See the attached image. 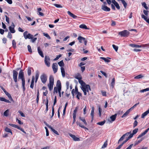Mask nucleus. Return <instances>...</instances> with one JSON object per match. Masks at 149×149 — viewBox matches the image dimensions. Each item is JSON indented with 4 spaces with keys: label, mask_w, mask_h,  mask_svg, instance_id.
I'll return each mask as SVG.
<instances>
[{
    "label": "nucleus",
    "mask_w": 149,
    "mask_h": 149,
    "mask_svg": "<svg viewBox=\"0 0 149 149\" xmlns=\"http://www.w3.org/2000/svg\"><path fill=\"white\" fill-rule=\"evenodd\" d=\"M7 37L8 38H9L10 39H11L12 38V35L10 32H9L8 33V35L7 36Z\"/></svg>",
    "instance_id": "3c124183"
},
{
    "label": "nucleus",
    "mask_w": 149,
    "mask_h": 149,
    "mask_svg": "<svg viewBox=\"0 0 149 149\" xmlns=\"http://www.w3.org/2000/svg\"><path fill=\"white\" fill-rule=\"evenodd\" d=\"M139 104V103H137L136 104H135L131 108H130V110H131L133 109H134V108L136 107V106Z\"/></svg>",
    "instance_id": "4d7b16f0"
},
{
    "label": "nucleus",
    "mask_w": 149,
    "mask_h": 149,
    "mask_svg": "<svg viewBox=\"0 0 149 149\" xmlns=\"http://www.w3.org/2000/svg\"><path fill=\"white\" fill-rule=\"evenodd\" d=\"M143 77V76H142V75L139 74L135 77L134 78L135 79H138L141 78Z\"/></svg>",
    "instance_id": "8fccbe9b"
},
{
    "label": "nucleus",
    "mask_w": 149,
    "mask_h": 149,
    "mask_svg": "<svg viewBox=\"0 0 149 149\" xmlns=\"http://www.w3.org/2000/svg\"><path fill=\"white\" fill-rule=\"evenodd\" d=\"M149 113V109L148 110L146 111L145 112L143 113L141 115V117L142 118H144V117L146 116Z\"/></svg>",
    "instance_id": "5701e85b"
},
{
    "label": "nucleus",
    "mask_w": 149,
    "mask_h": 149,
    "mask_svg": "<svg viewBox=\"0 0 149 149\" xmlns=\"http://www.w3.org/2000/svg\"><path fill=\"white\" fill-rule=\"evenodd\" d=\"M9 112V110L8 109L6 110L3 113L4 115L6 116H8V115Z\"/></svg>",
    "instance_id": "a19ab883"
},
{
    "label": "nucleus",
    "mask_w": 149,
    "mask_h": 149,
    "mask_svg": "<svg viewBox=\"0 0 149 149\" xmlns=\"http://www.w3.org/2000/svg\"><path fill=\"white\" fill-rule=\"evenodd\" d=\"M22 86L23 91H24L25 90V80L24 79H22Z\"/></svg>",
    "instance_id": "f704fd0d"
},
{
    "label": "nucleus",
    "mask_w": 149,
    "mask_h": 149,
    "mask_svg": "<svg viewBox=\"0 0 149 149\" xmlns=\"http://www.w3.org/2000/svg\"><path fill=\"white\" fill-rule=\"evenodd\" d=\"M15 25L13 23H12L11 26L9 27V29L10 31V33H14L15 32V31L14 29Z\"/></svg>",
    "instance_id": "1a4fd4ad"
},
{
    "label": "nucleus",
    "mask_w": 149,
    "mask_h": 149,
    "mask_svg": "<svg viewBox=\"0 0 149 149\" xmlns=\"http://www.w3.org/2000/svg\"><path fill=\"white\" fill-rule=\"evenodd\" d=\"M112 46L113 48L115 49L116 51L117 52L118 49V47L117 46H116L114 45H113Z\"/></svg>",
    "instance_id": "09e8293b"
},
{
    "label": "nucleus",
    "mask_w": 149,
    "mask_h": 149,
    "mask_svg": "<svg viewBox=\"0 0 149 149\" xmlns=\"http://www.w3.org/2000/svg\"><path fill=\"white\" fill-rule=\"evenodd\" d=\"M130 139H131V138L128 136V137L121 144L123 146L124 144L125 143Z\"/></svg>",
    "instance_id": "79ce46f5"
},
{
    "label": "nucleus",
    "mask_w": 149,
    "mask_h": 149,
    "mask_svg": "<svg viewBox=\"0 0 149 149\" xmlns=\"http://www.w3.org/2000/svg\"><path fill=\"white\" fill-rule=\"evenodd\" d=\"M100 58L101 59L104 60L105 62L107 63L109 62L110 61L109 59H111V58H110L108 57L107 58H106L103 57H101Z\"/></svg>",
    "instance_id": "4be33fe9"
},
{
    "label": "nucleus",
    "mask_w": 149,
    "mask_h": 149,
    "mask_svg": "<svg viewBox=\"0 0 149 149\" xmlns=\"http://www.w3.org/2000/svg\"><path fill=\"white\" fill-rule=\"evenodd\" d=\"M39 76V72H36V76H35V83H36L38 81Z\"/></svg>",
    "instance_id": "c9c22d12"
},
{
    "label": "nucleus",
    "mask_w": 149,
    "mask_h": 149,
    "mask_svg": "<svg viewBox=\"0 0 149 149\" xmlns=\"http://www.w3.org/2000/svg\"><path fill=\"white\" fill-rule=\"evenodd\" d=\"M130 46L132 47H135L136 48H139L141 47V45H136L134 44H131L130 45Z\"/></svg>",
    "instance_id": "bb28decb"
},
{
    "label": "nucleus",
    "mask_w": 149,
    "mask_h": 149,
    "mask_svg": "<svg viewBox=\"0 0 149 149\" xmlns=\"http://www.w3.org/2000/svg\"><path fill=\"white\" fill-rule=\"evenodd\" d=\"M130 133V132H127L123 135L119 140L118 143H119L120 141H122L126 136H128L129 135Z\"/></svg>",
    "instance_id": "ddd939ff"
},
{
    "label": "nucleus",
    "mask_w": 149,
    "mask_h": 149,
    "mask_svg": "<svg viewBox=\"0 0 149 149\" xmlns=\"http://www.w3.org/2000/svg\"><path fill=\"white\" fill-rule=\"evenodd\" d=\"M138 124V122L136 120H135L134 123L133 124V127H136Z\"/></svg>",
    "instance_id": "69168bd1"
},
{
    "label": "nucleus",
    "mask_w": 149,
    "mask_h": 149,
    "mask_svg": "<svg viewBox=\"0 0 149 149\" xmlns=\"http://www.w3.org/2000/svg\"><path fill=\"white\" fill-rule=\"evenodd\" d=\"M12 45L13 47L15 48H16V43L14 40H13L12 41Z\"/></svg>",
    "instance_id": "de8ad7c7"
},
{
    "label": "nucleus",
    "mask_w": 149,
    "mask_h": 149,
    "mask_svg": "<svg viewBox=\"0 0 149 149\" xmlns=\"http://www.w3.org/2000/svg\"><path fill=\"white\" fill-rule=\"evenodd\" d=\"M75 94L76 95V97L77 99L79 100L80 97L81 96V94L79 92H77L75 93Z\"/></svg>",
    "instance_id": "2f4dec72"
},
{
    "label": "nucleus",
    "mask_w": 149,
    "mask_h": 149,
    "mask_svg": "<svg viewBox=\"0 0 149 149\" xmlns=\"http://www.w3.org/2000/svg\"><path fill=\"white\" fill-rule=\"evenodd\" d=\"M18 112L20 114V115L23 117H25V116L24 114L21 111H18Z\"/></svg>",
    "instance_id": "e2e57ef3"
},
{
    "label": "nucleus",
    "mask_w": 149,
    "mask_h": 149,
    "mask_svg": "<svg viewBox=\"0 0 149 149\" xmlns=\"http://www.w3.org/2000/svg\"><path fill=\"white\" fill-rule=\"evenodd\" d=\"M33 37V36L30 34L29 33L27 34V36H26V37L25 38L26 39L27 38L29 39H31Z\"/></svg>",
    "instance_id": "473e14b6"
},
{
    "label": "nucleus",
    "mask_w": 149,
    "mask_h": 149,
    "mask_svg": "<svg viewBox=\"0 0 149 149\" xmlns=\"http://www.w3.org/2000/svg\"><path fill=\"white\" fill-rule=\"evenodd\" d=\"M61 70L62 76L63 77H64L65 76V71L63 67H61Z\"/></svg>",
    "instance_id": "cd10ccee"
},
{
    "label": "nucleus",
    "mask_w": 149,
    "mask_h": 149,
    "mask_svg": "<svg viewBox=\"0 0 149 149\" xmlns=\"http://www.w3.org/2000/svg\"><path fill=\"white\" fill-rule=\"evenodd\" d=\"M5 130L6 132H8L10 133H11V134L12 135L13 133H12V132L11 131V130H10V129L9 128H8L7 127H6L5 128Z\"/></svg>",
    "instance_id": "e433bc0d"
},
{
    "label": "nucleus",
    "mask_w": 149,
    "mask_h": 149,
    "mask_svg": "<svg viewBox=\"0 0 149 149\" xmlns=\"http://www.w3.org/2000/svg\"><path fill=\"white\" fill-rule=\"evenodd\" d=\"M79 27L80 28H81V29H89L88 28H87L86 25L85 24H82L80 25L79 26Z\"/></svg>",
    "instance_id": "c85d7f7f"
},
{
    "label": "nucleus",
    "mask_w": 149,
    "mask_h": 149,
    "mask_svg": "<svg viewBox=\"0 0 149 149\" xmlns=\"http://www.w3.org/2000/svg\"><path fill=\"white\" fill-rule=\"evenodd\" d=\"M107 143L106 142H105L104 143V144L102 145V148H104L107 147Z\"/></svg>",
    "instance_id": "bf43d9fd"
},
{
    "label": "nucleus",
    "mask_w": 149,
    "mask_h": 149,
    "mask_svg": "<svg viewBox=\"0 0 149 149\" xmlns=\"http://www.w3.org/2000/svg\"><path fill=\"white\" fill-rule=\"evenodd\" d=\"M9 125L11 126H12L14 128H17L19 130L25 134L26 133V132L23 129L20 127H19L18 125H17L13 124L11 123H9Z\"/></svg>",
    "instance_id": "6e6552de"
},
{
    "label": "nucleus",
    "mask_w": 149,
    "mask_h": 149,
    "mask_svg": "<svg viewBox=\"0 0 149 149\" xmlns=\"http://www.w3.org/2000/svg\"><path fill=\"white\" fill-rule=\"evenodd\" d=\"M148 91H149V88H148L146 89L141 90L140 91V92L141 93H143Z\"/></svg>",
    "instance_id": "c03bdc74"
},
{
    "label": "nucleus",
    "mask_w": 149,
    "mask_h": 149,
    "mask_svg": "<svg viewBox=\"0 0 149 149\" xmlns=\"http://www.w3.org/2000/svg\"><path fill=\"white\" fill-rule=\"evenodd\" d=\"M43 35L44 36L46 37L47 38L49 39H51V37L47 33H43Z\"/></svg>",
    "instance_id": "49530a36"
},
{
    "label": "nucleus",
    "mask_w": 149,
    "mask_h": 149,
    "mask_svg": "<svg viewBox=\"0 0 149 149\" xmlns=\"http://www.w3.org/2000/svg\"><path fill=\"white\" fill-rule=\"evenodd\" d=\"M0 101H4L8 103H10V102L9 100H6L5 98L3 97H0Z\"/></svg>",
    "instance_id": "a878e982"
},
{
    "label": "nucleus",
    "mask_w": 149,
    "mask_h": 149,
    "mask_svg": "<svg viewBox=\"0 0 149 149\" xmlns=\"http://www.w3.org/2000/svg\"><path fill=\"white\" fill-rule=\"evenodd\" d=\"M57 88L61 87V83L60 80H58L56 83Z\"/></svg>",
    "instance_id": "4c0bfd02"
},
{
    "label": "nucleus",
    "mask_w": 149,
    "mask_h": 149,
    "mask_svg": "<svg viewBox=\"0 0 149 149\" xmlns=\"http://www.w3.org/2000/svg\"><path fill=\"white\" fill-rule=\"evenodd\" d=\"M27 72L28 74V75L29 76H30L31 74V69L30 68H29L28 69V70H27Z\"/></svg>",
    "instance_id": "052dcab7"
},
{
    "label": "nucleus",
    "mask_w": 149,
    "mask_h": 149,
    "mask_svg": "<svg viewBox=\"0 0 149 149\" xmlns=\"http://www.w3.org/2000/svg\"><path fill=\"white\" fill-rule=\"evenodd\" d=\"M148 131L147 129L144 132L139 135L138 136L137 138L139 139L143 136Z\"/></svg>",
    "instance_id": "412c9836"
},
{
    "label": "nucleus",
    "mask_w": 149,
    "mask_h": 149,
    "mask_svg": "<svg viewBox=\"0 0 149 149\" xmlns=\"http://www.w3.org/2000/svg\"><path fill=\"white\" fill-rule=\"evenodd\" d=\"M45 62L46 65L48 67L50 66V59L49 56H45Z\"/></svg>",
    "instance_id": "0eeeda50"
},
{
    "label": "nucleus",
    "mask_w": 149,
    "mask_h": 149,
    "mask_svg": "<svg viewBox=\"0 0 149 149\" xmlns=\"http://www.w3.org/2000/svg\"><path fill=\"white\" fill-rule=\"evenodd\" d=\"M35 80V77L34 76H33L32 77V79L31 81V83L30 86V87L31 88L33 89L34 87V83Z\"/></svg>",
    "instance_id": "aec40b11"
},
{
    "label": "nucleus",
    "mask_w": 149,
    "mask_h": 149,
    "mask_svg": "<svg viewBox=\"0 0 149 149\" xmlns=\"http://www.w3.org/2000/svg\"><path fill=\"white\" fill-rule=\"evenodd\" d=\"M77 124L78 125H79V126L80 127L84 128L85 129H86L87 130H88V129L86 127H84V126L82 125H81L80 122H77Z\"/></svg>",
    "instance_id": "72a5a7b5"
},
{
    "label": "nucleus",
    "mask_w": 149,
    "mask_h": 149,
    "mask_svg": "<svg viewBox=\"0 0 149 149\" xmlns=\"http://www.w3.org/2000/svg\"><path fill=\"white\" fill-rule=\"evenodd\" d=\"M54 84V77L50 75L49 78V84H48V86L50 91L53 89Z\"/></svg>",
    "instance_id": "f03ea898"
},
{
    "label": "nucleus",
    "mask_w": 149,
    "mask_h": 149,
    "mask_svg": "<svg viewBox=\"0 0 149 149\" xmlns=\"http://www.w3.org/2000/svg\"><path fill=\"white\" fill-rule=\"evenodd\" d=\"M100 72L102 74H103L104 76H105L106 77H107V75L106 73H105V72H104L102 71H100Z\"/></svg>",
    "instance_id": "0e129e2a"
},
{
    "label": "nucleus",
    "mask_w": 149,
    "mask_h": 149,
    "mask_svg": "<svg viewBox=\"0 0 149 149\" xmlns=\"http://www.w3.org/2000/svg\"><path fill=\"white\" fill-rule=\"evenodd\" d=\"M79 119L81 120L86 125H87V123L86 122L85 119L81 117H79Z\"/></svg>",
    "instance_id": "c756f323"
},
{
    "label": "nucleus",
    "mask_w": 149,
    "mask_h": 149,
    "mask_svg": "<svg viewBox=\"0 0 149 149\" xmlns=\"http://www.w3.org/2000/svg\"><path fill=\"white\" fill-rule=\"evenodd\" d=\"M58 65L56 63H53L52 65V68L54 73H56L58 70Z\"/></svg>",
    "instance_id": "f8f14e48"
},
{
    "label": "nucleus",
    "mask_w": 149,
    "mask_h": 149,
    "mask_svg": "<svg viewBox=\"0 0 149 149\" xmlns=\"http://www.w3.org/2000/svg\"><path fill=\"white\" fill-rule=\"evenodd\" d=\"M77 108H76L74 111H73V116H76V113L77 112Z\"/></svg>",
    "instance_id": "864d4df0"
},
{
    "label": "nucleus",
    "mask_w": 149,
    "mask_h": 149,
    "mask_svg": "<svg viewBox=\"0 0 149 149\" xmlns=\"http://www.w3.org/2000/svg\"><path fill=\"white\" fill-rule=\"evenodd\" d=\"M94 111V107H93L91 108V116L92 118V121L93 119Z\"/></svg>",
    "instance_id": "f3484780"
},
{
    "label": "nucleus",
    "mask_w": 149,
    "mask_h": 149,
    "mask_svg": "<svg viewBox=\"0 0 149 149\" xmlns=\"http://www.w3.org/2000/svg\"><path fill=\"white\" fill-rule=\"evenodd\" d=\"M121 2L123 4L124 7L126 8L127 6V3L124 0H122Z\"/></svg>",
    "instance_id": "a18cd8bd"
},
{
    "label": "nucleus",
    "mask_w": 149,
    "mask_h": 149,
    "mask_svg": "<svg viewBox=\"0 0 149 149\" xmlns=\"http://www.w3.org/2000/svg\"><path fill=\"white\" fill-rule=\"evenodd\" d=\"M69 135L75 141H80L79 138L75 136L72 134L70 133L69 134Z\"/></svg>",
    "instance_id": "4468645a"
},
{
    "label": "nucleus",
    "mask_w": 149,
    "mask_h": 149,
    "mask_svg": "<svg viewBox=\"0 0 149 149\" xmlns=\"http://www.w3.org/2000/svg\"><path fill=\"white\" fill-rule=\"evenodd\" d=\"M138 128H136L135 129H134L132 133V134L130 133V134L129 136L131 138H132L133 135L135 134H136L138 132Z\"/></svg>",
    "instance_id": "dca6fc26"
},
{
    "label": "nucleus",
    "mask_w": 149,
    "mask_h": 149,
    "mask_svg": "<svg viewBox=\"0 0 149 149\" xmlns=\"http://www.w3.org/2000/svg\"><path fill=\"white\" fill-rule=\"evenodd\" d=\"M115 82V78H113L112 79V81L111 83V85L112 86V87H113L114 86Z\"/></svg>",
    "instance_id": "37998d69"
},
{
    "label": "nucleus",
    "mask_w": 149,
    "mask_h": 149,
    "mask_svg": "<svg viewBox=\"0 0 149 149\" xmlns=\"http://www.w3.org/2000/svg\"><path fill=\"white\" fill-rule=\"evenodd\" d=\"M27 47L28 51L30 53H32V52L31 46L29 45H28Z\"/></svg>",
    "instance_id": "603ef678"
},
{
    "label": "nucleus",
    "mask_w": 149,
    "mask_h": 149,
    "mask_svg": "<svg viewBox=\"0 0 149 149\" xmlns=\"http://www.w3.org/2000/svg\"><path fill=\"white\" fill-rule=\"evenodd\" d=\"M114 5L119 10L120 9V7L119 4L118 3H116L115 5Z\"/></svg>",
    "instance_id": "338daca9"
},
{
    "label": "nucleus",
    "mask_w": 149,
    "mask_h": 149,
    "mask_svg": "<svg viewBox=\"0 0 149 149\" xmlns=\"http://www.w3.org/2000/svg\"><path fill=\"white\" fill-rule=\"evenodd\" d=\"M105 120H103L102 121L99 122H98V123H97V125H101V126H102V125H104V124L105 123Z\"/></svg>",
    "instance_id": "ea45409f"
},
{
    "label": "nucleus",
    "mask_w": 149,
    "mask_h": 149,
    "mask_svg": "<svg viewBox=\"0 0 149 149\" xmlns=\"http://www.w3.org/2000/svg\"><path fill=\"white\" fill-rule=\"evenodd\" d=\"M75 78L78 80V81L79 84L81 85V88L83 91L84 95H86L87 94L86 92L88 93L89 91L91 90L90 86L88 85H86L85 83L82 80H81L82 77L81 75L78 74L75 76Z\"/></svg>",
    "instance_id": "f257e3e1"
},
{
    "label": "nucleus",
    "mask_w": 149,
    "mask_h": 149,
    "mask_svg": "<svg viewBox=\"0 0 149 149\" xmlns=\"http://www.w3.org/2000/svg\"><path fill=\"white\" fill-rule=\"evenodd\" d=\"M58 64L61 67H62L64 65L63 60H62L60 62H58Z\"/></svg>",
    "instance_id": "58836bf2"
},
{
    "label": "nucleus",
    "mask_w": 149,
    "mask_h": 149,
    "mask_svg": "<svg viewBox=\"0 0 149 149\" xmlns=\"http://www.w3.org/2000/svg\"><path fill=\"white\" fill-rule=\"evenodd\" d=\"M38 52L39 54V55L42 57H44V56L43 55V52L41 51V49H40V47H38Z\"/></svg>",
    "instance_id": "6ab92c4d"
},
{
    "label": "nucleus",
    "mask_w": 149,
    "mask_h": 149,
    "mask_svg": "<svg viewBox=\"0 0 149 149\" xmlns=\"http://www.w3.org/2000/svg\"><path fill=\"white\" fill-rule=\"evenodd\" d=\"M13 78L14 81L15 83V86L17 88L18 87V85L17 83L18 72L15 70H13Z\"/></svg>",
    "instance_id": "7ed1b4c3"
},
{
    "label": "nucleus",
    "mask_w": 149,
    "mask_h": 149,
    "mask_svg": "<svg viewBox=\"0 0 149 149\" xmlns=\"http://www.w3.org/2000/svg\"><path fill=\"white\" fill-rule=\"evenodd\" d=\"M143 138H141L140 140H138L137 141H136L135 143V145H137L138 143L141 142L143 140Z\"/></svg>",
    "instance_id": "5fc2aeb1"
},
{
    "label": "nucleus",
    "mask_w": 149,
    "mask_h": 149,
    "mask_svg": "<svg viewBox=\"0 0 149 149\" xmlns=\"http://www.w3.org/2000/svg\"><path fill=\"white\" fill-rule=\"evenodd\" d=\"M98 111L99 112V115L100 116H101V112H102V109H101L100 107H99L98 108Z\"/></svg>",
    "instance_id": "680f3d73"
},
{
    "label": "nucleus",
    "mask_w": 149,
    "mask_h": 149,
    "mask_svg": "<svg viewBox=\"0 0 149 149\" xmlns=\"http://www.w3.org/2000/svg\"><path fill=\"white\" fill-rule=\"evenodd\" d=\"M67 13L71 17H72L74 19L76 18L77 17V16L72 13L70 11H68L67 12Z\"/></svg>",
    "instance_id": "a211bd4d"
},
{
    "label": "nucleus",
    "mask_w": 149,
    "mask_h": 149,
    "mask_svg": "<svg viewBox=\"0 0 149 149\" xmlns=\"http://www.w3.org/2000/svg\"><path fill=\"white\" fill-rule=\"evenodd\" d=\"M7 40L6 38H3L2 39V41H3V43H4V44L6 43V42Z\"/></svg>",
    "instance_id": "774afa93"
},
{
    "label": "nucleus",
    "mask_w": 149,
    "mask_h": 149,
    "mask_svg": "<svg viewBox=\"0 0 149 149\" xmlns=\"http://www.w3.org/2000/svg\"><path fill=\"white\" fill-rule=\"evenodd\" d=\"M117 116V114L116 113L112 115L109 118L107 119V121L110 123H112L115 120Z\"/></svg>",
    "instance_id": "423d86ee"
},
{
    "label": "nucleus",
    "mask_w": 149,
    "mask_h": 149,
    "mask_svg": "<svg viewBox=\"0 0 149 149\" xmlns=\"http://www.w3.org/2000/svg\"><path fill=\"white\" fill-rule=\"evenodd\" d=\"M7 96L9 98V99L10 100L12 101H13V100L12 97L10 94H8V95H7Z\"/></svg>",
    "instance_id": "6e6d98bb"
},
{
    "label": "nucleus",
    "mask_w": 149,
    "mask_h": 149,
    "mask_svg": "<svg viewBox=\"0 0 149 149\" xmlns=\"http://www.w3.org/2000/svg\"><path fill=\"white\" fill-rule=\"evenodd\" d=\"M141 17L149 24V18L148 19L146 16L143 14L141 15Z\"/></svg>",
    "instance_id": "393cba45"
},
{
    "label": "nucleus",
    "mask_w": 149,
    "mask_h": 149,
    "mask_svg": "<svg viewBox=\"0 0 149 149\" xmlns=\"http://www.w3.org/2000/svg\"><path fill=\"white\" fill-rule=\"evenodd\" d=\"M41 81L43 84H45L47 80V76L45 74H42L40 76Z\"/></svg>",
    "instance_id": "20e7f679"
},
{
    "label": "nucleus",
    "mask_w": 149,
    "mask_h": 149,
    "mask_svg": "<svg viewBox=\"0 0 149 149\" xmlns=\"http://www.w3.org/2000/svg\"><path fill=\"white\" fill-rule=\"evenodd\" d=\"M101 9L103 10L106 11H109L110 10L109 8L104 5H102L101 6Z\"/></svg>",
    "instance_id": "2eb2a0df"
},
{
    "label": "nucleus",
    "mask_w": 149,
    "mask_h": 149,
    "mask_svg": "<svg viewBox=\"0 0 149 149\" xmlns=\"http://www.w3.org/2000/svg\"><path fill=\"white\" fill-rule=\"evenodd\" d=\"M118 34L122 37H126L129 34V32L126 30H124L119 32Z\"/></svg>",
    "instance_id": "39448f33"
},
{
    "label": "nucleus",
    "mask_w": 149,
    "mask_h": 149,
    "mask_svg": "<svg viewBox=\"0 0 149 149\" xmlns=\"http://www.w3.org/2000/svg\"><path fill=\"white\" fill-rule=\"evenodd\" d=\"M18 78L19 79H21L22 80L25 79L24 78V72L22 70H21L19 72Z\"/></svg>",
    "instance_id": "9b49d317"
},
{
    "label": "nucleus",
    "mask_w": 149,
    "mask_h": 149,
    "mask_svg": "<svg viewBox=\"0 0 149 149\" xmlns=\"http://www.w3.org/2000/svg\"><path fill=\"white\" fill-rule=\"evenodd\" d=\"M131 110L130 109L128 110L126 112H125L124 114L121 117L122 118H124L126 116H127L130 113V111Z\"/></svg>",
    "instance_id": "b1692460"
},
{
    "label": "nucleus",
    "mask_w": 149,
    "mask_h": 149,
    "mask_svg": "<svg viewBox=\"0 0 149 149\" xmlns=\"http://www.w3.org/2000/svg\"><path fill=\"white\" fill-rule=\"evenodd\" d=\"M54 5L55 6H56V7L57 8H62L63 7L62 6H61V5H60L59 4H54Z\"/></svg>",
    "instance_id": "13d9d810"
},
{
    "label": "nucleus",
    "mask_w": 149,
    "mask_h": 149,
    "mask_svg": "<svg viewBox=\"0 0 149 149\" xmlns=\"http://www.w3.org/2000/svg\"><path fill=\"white\" fill-rule=\"evenodd\" d=\"M45 124L48 127V128L51 129V130L55 134H57V135H59V133L58 132L55 130L53 129V128L50 126L48 125L46 123H45Z\"/></svg>",
    "instance_id": "9d476101"
},
{
    "label": "nucleus",
    "mask_w": 149,
    "mask_h": 149,
    "mask_svg": "<svg viewBox=\"0 0 149 149\" xmlns=\"http://www.w3.org/2000/svg\"><path fill=\"white\" fill-rule=\"evenodd\" d=\"M77 39L79 40V41L81 43L82 40L84 41V40H85V38H84V37H83L81 36H79L78 37Z\"/></svg>",
    "instance_id": "7c9ffc66"
}]
</instances>
